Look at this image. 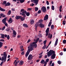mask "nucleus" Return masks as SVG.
Masks as SVG:
<instances>
[{"instance_id": "nucleus-21", "label": "nucleus", "mask_w": 66, "mask_h": 66, "mask_svg": "<svg viewBox=\"0 0 66 66\" xmlns=\"http://www.w3.org/2000/svg\"><path fill=\"white\" fill-rule=\"evenodd\" d=\"M23 26L24 27H25V28H27V27H28V26L27 24H23Z\"/></svg>"}, {"instance_id": "nucleus-50", "label": "nucleus", "mask_w": 66, "mask_h": 66, "mask_svg": "<svg viewBox=\"0 0 66 66\" xmlns=\"http://www.w3.org/2000/svg\"><path fill=\"white\" fill-rule=\"evenodd\" d=\"M60 55H62L63 54L62 52H61L60 53Z\"/></svg>"}, {"instance_id": "nucleus-8", "label": "nucleus", "mask_w": 66, "mask_h": 66, "mask_svg": "<svg viewBox=\"0 0 66 66\" xmlns=\"http://www.w3.org/2000/svg\"><path fill=\"white\" fill-rule=\"evenodd\" d=\"M12 30L13 31V37H15L16 35L17 34L16 32L14 30V29H12Z\"/></svg>"}, {"instance_id": "nucleus-54", "label": "nucleus", "mask_w": 66, "mask_h": 66, "mask_svg": "<svg viewBox=\"0 0 66 66\" xmlns=\"http://www.w3.org/2000/svg\"><path fill=\"white\" fill-rule=\"evenodd\" d=\"M52 61H51L49 65H51V64H52Z\"/></svg>"}, {"instance_id": "nucleus-5", "label": "nucleus", "mask_w": 66, "mask_h": 66, "mask_svg": "<svg viewBox=\"0 0 66 66\" xmlns=\"http://www.w3.org/2000/svg\"><path fill=\"white\" fill-rule=\"evenodd\" d=\"M43 20H40L38 22H37L36 23L35 25V29L36 31H37V27L38 26H39V23H41L43 22Z\"/></svg>"}, {"instance_id": "nucleus-40", "label": "nucleus", "mask_w": 66, "mask_h": 66, "mask_svg": "<svg viewBox=\"0 0 66 66\" xmlns=\"http://www.w3.org/2000/svg\"><path fill=\"white\" fill-rule=\"evenodd\" d=\"M46 3L47 5H49V2L48 1H46Z\"/></svg>"}, {"instance_id": "nucleus-29", "label": "nucleus", "mask_w": 66, "mask_h": 66, "mask_svg": "<svg viewBox=\"0 0 66 66\" xmlns=\"http://www.w3.org/2000/svg\"><path fill=\"white\" fill-rule=\"evenodd\" d=\"M3 55L4 57L6 56V57H7V55L6 54V53L5 52H4L3 53Z\"/></svg>"}, {"instance_id": "nucleus-53", "label": "nucleus", "mask_w": 66, "mask_h": 66, "mask_svg": "<svg viewBox=\"0 0 66 66\" xmlns=\"http://www.w3.org/2000/svg\"><path fill=\"white\" fill-rule=\"evenodd\" d=\"M39 37H42V35L41 34H40L39 35Z\"/></svg>"}, {"instance_id": "nucleus-63", "label": "nucleus", "mask_w": 66, "mask_h": 66, "mask_svg": "<svg viewBox=\"0 0 66 66\" xmlns=\"http://www.w3.org/2000/svg\"><path fill=\"white\" fill-rule=\"evenodd\" d=\"M52 66H54V63H52Z\"/></svg>"}, {"instance_id": "nucleus-64", "label": "nucleus", "mask_w": 66, "mask_h": 66, "mask_svg": "<svg viewBox=\"0 0 66 66\" xmlns=\"http://www.w3.org/2000/svg\"><path fill=\"white\" fill-rule=\"evenodd\" d=\"M63 51H64L65 52L66 51V48H64L63 49Z\"/></svg>"}, {"instance_id": "nucleus-58", "label": "nucleus", "mask_w": 66, "mask_h": 66, "mask_svg": "<svg viewBox=\"0 0 66 66\" xmlns=\"http://www.w3.org/2000/svg\"><path fill=\"white\" fill-rule=\"evenodd\" d=\"M15 11V9H12V12H13V11Z\"/></svg>"}, {"instance_id": "nucleus-32", "label": "nucleus", "mask_w": 66, "mask_h": 66, "mask_svg": "<svg viewBox=\"0 0 66 66\" xmlns=\"http://www.w3.org/2000/svg\"><path fill=\"white\" fill-rule=\"evenodd\" d=\"M3 45V43L2 42L0 43V48H1Z\"/></svg>"}, {"instance_id": "nucleus-37", "label": "nucleus", "mask_w": 66, "mask_h": 66, "mask_svg": "<svg viewBox=\"0 0 66 66\" xmlns=\"http://www.w3.org/2000/svg\"><path fill=\"white\" fill-rule=\"evenodd\" d=\"M38 10V8L37 7H35V11H37Z\"/></svg>"}, {"instance_id": "nucleus-57", "label": "nucleus", "mask_w": 66, "mask_h": 66, "mask_svg": "<svg viewBox=\"0 0 66 66\" xmlns=\"http://www.w3.org/2000/svg\"><path fill=\"white\" fill-rule=\"evenodd\" d=\"M23 46H20V49H22V48H23Z\"/></svg>"}, {"instance_id": "nucleus-4", "label": "nucleus", "mask_w": 66, "mask_h": 66, "mask_svg": "<svg viewBox=\"0 0 66 66\" xmlns=\"http://www.w3.org/2000/svg\"><path fill=\"white\" fill-rule=\"evenodd\" d=\"M39 39V38H37V40L34 39V42H34L33 43H32L30 45H32V46H33V48H34V46L35 48L37 47V44H36V43L38 42V41Z\"/></svg>"}, {"instance_id": "nucleus-30", "label": "nucleus", "mask_w": 66, "mask_h": 66, "mask_svg": "<svg viewBox=\"0 0 66 66\" xmlns=\"http://www.w3.org/2000/svg\"><path fill=\"white\" fill-rule=\"evenodd\" d=\"M52 23V22H50L48 25V27H50V26H51V25Z\"/></svg>"}, {"instance_id": "nucleus-34", "label": "nucleus", "mask_w": 66, "mask_h": 66, "mask_svg": "<svg viewBox=\"0 0 66 66\" xmlns=\"http://www.w3.org/2000/svg\"><path fill=\"white\" fill-rule=\"evenodd\" d=\"M52 10H54V6L53 5L52 6Z\"/></svg>"}, {"instance_id": "nucleus-27", "label": "nucleus", "mask_w": 66, "mask_h": 66, "mask_svg": "<svg viewBox=\"0 0 66 66\" xmlns=\"http://www.w3.org/2000/svg\"><path fill=\"white\" fill-rule=\"evenodd\" d=\"M44 62H45V60H43L41 61L40 63L41 64H44L45 63Z\"/></svg>"}, {"instance_id": "nucleus-56", "label": "nucleus", "mask_w": 66, "mask_h": 66, "mask_svg": "<svg viewBox=\"0 0 66 66\" xmlns=\"http://www.w3.org/2000/svg\"><path fill=\"white\" fill-rule=\"evenodd\" d=\"M31 41V40H30V39H29L27 41V43H29Z\"/></svg>"}, {"instance_id": "nucleus-36", "label": "nucleus", "mask_w": 66, "mask_h": 66, "mask_svg": "<svg viewBox=\"0 0 66 66\" xmlns=\"http://www.w3.org/2000/svg\"><path fill=\"white\" fill-rule=\"evenodd\" d=\"M20 2L21 3H23V2H24V0H20Z\"/></svg>"}, {"instance_id": "nucleus-23", "label": "nucleus", "mask_w": 66, "mask_h": 66, "mask_svg": "<svg viewBox=\"0 0 66 66\" xmlns=\"http://www.w3.org/2000/svg\"><path fill=\"white\" fill-rule=\"evenodd\" d=\"M10 5H11V4L9 2H8L5 4V6H9Z\"/></svg>"}, {"instance_id": "nucleus-2", "label": "nucleus", "mask_w": 66, "mask_h": 66, "mask_svg": "<svg viewBox=\"0 0 66 66\" xmlns=\"http://www.w3.org/2000/svg\"><path fill=\"white\" fill-rule=\"evenodd\" d=\"M20 12H22L20 13V14L22 16H23V17H21V16L20 19H21V21H23L25 19V17H26V13H27V11H24V9H22L21 10Z\"/></svg>"}, {"instance_id": "nucleus-20", "label": "nucleus", "mask_w": 66, "mask_h": 66, "mask_svg": "<svg viewBox=\"0 0 66 66\" xmlns=\"http://www.w3.org/2000/svg\"><path fill=\"white\" fill-rule=\"evenodd\" d=\"M58 43V39L57 38L56 39V40L55 42V45L56 46L57 45V44Z\"/></svg>"}, {"instance_id": "nucleus-33", "label": "nucleus", "mask_w": 66, "mask_h": 66, "mask_svg": "<svg viewBox=\"0 0 66 66\" xmlns=\"http://www.w3.org/2000/svg\"><path fill=\"white\" fill-rule=\"evenodd\" d=\"M54 28V25H52L51 26V29H52V30H53Z\"/></svg>"}, {"instance_id": "nucleus-13", "label": "nucleus", "mask_w": 66, "mask_h": 66, "mask_svg": "<svg viewBox=\"0 0 66 66\" xmlns=\"http://www.w3.org/2000/svg\"><path fill=\"white\" fill-rule=\"evenodd\" d=\"M49 31V28H47L46 31V36H48V35Z\"/></svg>"}, {"instance_id": "nucleus-1", "label": "nucleus", "mask_w": 66, "mask_h": 66, "mask_svg": "<svg viewBox=\"0 0 66 66\" xmlns=\"http://www.w3.org/2000/svg\"><path fill=\"white\" fill-rule=\"evenodd\" d=\"M47 53L48 57H50L52 55L51 57L52 59H54L56 55L55 54V52L53 50H51L49 52H47Z\"/></svg>"}, {"instance_id": "nucleus-25", "label": "nucleus", "mask_w": 66, "mask_h": 66, "mask_svg": "<svg viewBox=\"0 0 66 66\" xmlns=\"http://www.w3.org/2000/svg\"><path fill=\"white\" fill-rule=\"evenodd\" d=\"M0 11H5L4 9L2 8L1 7H0Z\"/></svg>"}, {"instance_id": "nucleus-60", "label": "nucleus", "mask_w": 66, "mask_h": 66, "mask_svg": "<svg viewBox=\"0 0 66 66\" xmlns=\"http://www.w3.org/2000/svg\"><path fill=\"white\" fill-rule=\"evenodd\" d=\"M59 18H62V15H59Z\"/></svg>"}, {"instance_id": "nucleus-39", "label": "nucleus", "mask_w": 66, "mask_h": 66, "mask_svg": "<svg viewBox=\"0 0 66 66\" xmlns=\"http://www.w3.org/2000/svg\"><path fill=\"white\" fill-rule=\"evenodd\" d=\"M65 23H66V21L64 20L63 21V24L65 25Z\"/></svg>"}, {"instance_id": "nucleus-15", "label": "nucleus", "mask_w": 66, "mask_h": 66, "mask_svg": "<svg viewBox=\"0 0 66 66\" xmlns=\"http://www.w3.org/2000/svg\"><path fill=\"white\" fill-rule=\"evenodd\" d=\"M38 26H40V28H44V27L45 25L43 24L42 23H40L39 24Z\"/></svg>"}, {"instance_id": "nucleus-12", "label": "nucleus", "mask_w": 66, "mask_h": 66, "mask_svg": "<svg viewBox=\"0 0 66 66\" xmlns=\"http://www.w3.org/2000/svg\"><path fill=\"white\" fill-rule=\"evenodd\" d=\"M33 58V56L32 55H30L28 57V60H31Z\"/></svg>"}, {"instance_id": "nucleus-59", "label": "nucleus", "mask_w": 66, "mask_h": 66, "mask_svg": "<svg viewBox=\"0 0 66 66\" xmlns=\"http://www.w3.org/2000/svg\"><path fill=\"white\" fill-rule=\"evenodd\" d=\"M62 6L61 5L60 7V9H62Z\"/></svg>"}, {"instance_id": "nucleus-22", "label": "nucleus", "mask_w": 66, "mask_h": 66, "mask_svg": "<svg viewBox=\"0 0 66 66\" xmlns=\"http://www.w3.org/2000/svg\"><path fill=\"white\" fill-rule=\"evenodd\" d=\"M1 37L3 39H4L5 38L4 37V34H1Z\"/></svg>"}, {"instance_id": "nucleus-38", "label": "nucleus", "mask_w": 66, "mask_h": 66, "mask_svg": "<svg viewBox=\"0 0 66 66\" xmlns=\"http://www.w3.org/2000/svg\"><path fill=\"white\" fill-rule=\"evenodd\" d=\"M46 45H44L42 49H45V48H46Z\"/></svg>"}, {"instance_id": "nucleus-24", "label": "nucleus", "mask_w": 66, "mask_h": 66, "mask_svg": "<svg viewBox=\"0 0 66 66\" xmlns=\"http://www.w3.org/2000/svg\"><path fill=\"white\" fill-rule=\"evenodd\" d=\"M23 63V61H21L20 62L19 64L21 65H22Z\"/></svg>"}, {"instance_id": "nucleus-48", "label": "nucleus", "mask_w": 66, "mask_h": 66, "mask_svg": "<svg viewBox=\"0 0 66 66\" xmlns=\"http://www.w3.org/2000/svg\"><path fill=\"white\" fill-rule=\"evenodd\" d=\"M41 13V11L39 10L38 12V14H40Z\"/></svg>"}, {"instance_id": "nucleus-16", "label": "nucleus", "mask_w": 66, "mask_h": 66, "mask_svg": "<svg viewBox=\"0 0 66 66\" xmlns=\"http://www.w3.org/2000/svg\"><path fill=\"white\" fill-rule=\"evenodd\" d=\"M52 37V35H51V34L50 33L49 34L48 36V38H51Z\"/></svg>"}, {"instance_id": "nucleus-43", "label": "nucleus", "mask_w": 66, "mask_h": 66, "mask_svg": "<svg viewBox=\"0 0 66 66\" xmlns=\"http://www.w3.org/2000/svg\"><path fill=\"white\" fill-rule=\"evenodd\" d=\"M5 26H4L3 28L2 29V31H3V30H4V29H5Z\"/></svg>"}, {"instance_id": "nucleus-19", "label": "nucleus", "mask_w": 66, "mask_h": 66, "mask_svg": "<svg viewBox=\"0 0 66 66\" xmlns=\"http://www.w3.org/2000/svg\"><path fill=\"white\" fill-rule=\"evenodd\" d=\"M21 18V16H18L16 15L15 17V19H19Z\"/></svg>"}, {"instance_id": "nucleus-10", "label": "nucleus", "mask_w": 66, "mask_h": 66, "mask_svg": "<svg viewBox=\"0 0 66 66\" xmlns=\"http://www.w3.org/2000/svg\"><path fill=\"white\" fill-rule=\"evenodd\" d=\"M19 61H17L16 60H15L14 62V64H15L14 66H17V64H18V63H19Z\"/></svg>"}, {"instance_id": "nucleus-51", "label": "nucleus", "mask_w": 66, "mask_h": 66, "mask_svg": "<svg viewBox=\"0 0 66 66\" xmlns=\"http://www.w3.org/2000/svg\"><path fill=\"white\" fill-rule=\"evenodd\" d=\"M3 61H2L1 62V64H0V65L1 66H2V64H3Z\"/></svg>"}, {"instance_id": "nucleus-7", "label": "nucleus", "mask_w": 66, "mask_h": 66, "mask_svg": "<svg viewBox=\"0 0 66 66\" xmlns=\"http://www.w3.org/2000/svg\"><path fill=\"white\" fill-rule=\"evenodd\" d=\"M39 1V0H32L31 2H33L34 3H35V5H37Z\"/></svg>"}, {"instance_id": "nucleus-14", "label": "nucleus", "mask_w": 66, "mask_h": 66, "mask_svg": "<svg viewBox=\"0 0 66 66\" xmlns=\"http://www.w3.org/2000/svg\"><path fill=\"white\" fill-rule=\"evenodd\" d=\"M48 19V15H46L44 18V20H46Z\"/></svg>"}, {"instance_id": "nucleus-42", "label": "nucleus", "mask_w": 66, "mask_h": 66, "mask_svg": "<svg viewBox=\"0 0 66 66\" xmlns=\"http://www.w3.org/2000/svg\"><path fill=\"white\" fill-rule=\"evenodd\" d=\"M44 64L43 66H46V65H47V63H46V61H45L44 62Z\"/></svg>"}, {"instance_id": "nucleus-31", "label": "nucleus", "mask_w": 66, "mask_h": 66, "mask_svg": "<svg viewBox=\"0 0 66 66\" xmlns=\"http://www.w3.org/2000/svg\"><path fill=\"white\" fill-rule=\"evenodd\" d=\"M49 59H47L46 60V61H45V63H46V64H47V63H48V62H49Z\"/></svg>"}, {"instance_id": "nucleus-26", "label": "nucleus", "mask_w": 66, "mask_h": 66, "mask_svg": "<svg viewBox=\"0 0 66 66\" xmlns=\"http://www.w3.org/2000/svg\"><path fill=\"white\" fill-rule=\"evenodd\" d=\"M11 14V10H9L7 13V15H10Z\"/></svg>"}, {"instance_id": "nucleus-28", "label": "nucleus", "mask_w": 66, "mask_h": 66, "mask_svg": "<svg viewBox=\"0 0 66 66\" xmlns=\"http://www.w3.org/2000/svg\"><path fill=\"white\" fill-rule=\"evenodd\" d=\"M26 14L27 16H29L30 15V13L29 12H26Z\"/></svg>"}, {"instance_id": "nucleus-6", "label": "nucleus", "mask_w": 66, "mask_h": 66, "mask_svg": "<svg viewBox=\"0 0 66 66\" xmlns=\"http://www.w3.org/2000/svg\"><path fill=\"white\" fill-rule=\"evenodd\" d=\"M6 18H5L4 19H3L2 20V22L3 23H4L5 26H6V27H7V23L6 22Z\"/></svg>"}, {"instance_id": "nucleus-47", "label": "nucleus", "mask_w": 66, "mask_h": 66, "mask_svg": "<svg viewBox=\"0 0 66 66\" xmlns=\"http://www.w3.org/2000/svg\"><path fill=\"white\" fill-rule=\"evenodd\" d=\"M32 10V8H28L27 9V10H29V11H31V10Z\"/></svg>"}, {"instance_id": "nucleus-11", "label": "nucleus", "mask_w": 66, "mask_h": 66, "mask_svg": "<svg viewBox=\"0 0 66 66\" xmlns=\"http://www.w3.org/2000/svg\"><path fill=\"white\" fill-rule=\"evenodd\" d=\"M42 10L43 12L45 13L46 11V7L44 6H43L42 7Z\"/></svg>"}, {"instance_id": "nucleus-44", "label": "nucleus", "mask_w": 66, "mask_h": 66, "mask_svg": "<svg viewBox=\"0 0 66 66\" xmlns=\"http://www.w3.org/2000/svg\"><path fill=\"white\" fill-rule=\"evenodd\" d=\"M57 63L59 64H61V62L60 61H58L57 62Z\"/></svg>"}, {"instance_id": "nucleus-18", "label": "nucleus", "mask_w": 66, "mask_h": 66, "mask_svg": "<svg viewBox=\"0 0 66 66\" xmlns=\"http://www.w3.org/2000/svg\"><path fill=\"white\" fill-rule=\"evenodd\" d=\"M8 22L9 23H12V22H13V21L12 20V18H10L9 20L8 21Z\"/></svg>"}, {"instance_id": "nucleus-49", "label": "nucleus", "mask_w": 66, "mask_h": 66, "mask_svg": "<svg viewBox=\"0 0 66 66\" xmlns=\"http://www.w3.org/2000/svg\"><path fill=\"white\" fill-rule=\"evenodd\" d=\"M24 53V51H23L21 53V54L22 55H23Z\"/></svg>"}, {"instance_id": "nucleus-61", "label": "nucleus", "mask_w": 66, "mask_h": 66, "mask_svg": "<svg viewBox=\"0 0 66 66\" xmlns=\"http://www.w3.org/2000/svg\"><path fill=\"white\" fill-rule=\"evenodd\" d=\"M0 15L2 17L3 16V14L1 13Z\"/></svg>"}, {"instance_id": "nucleus-55", "label": "nucleus", "mask_w": 66, "mask_h": 66, "mask_svg": "<svg viewBox=\"0 0 66 66\" xmlns=\"http://www.w3.org/2000/svg\"><path fill=\"white\" fill-rule=\"evenodd\" d=\"M47 10H49V9H50V7H49V6H48L47 7Z\"/></svg>"}, {"instance_id": "nucleus-35", "label": "nucleus", "mask_w": 66, "mask_h": 66, "mask_svg": "<svg viewBox=\"0 0 66 66\" xmlns=\"http://www.w3.org/2000/svg\"><path fill=\"white\" fill-rule=\"evenodd\" d=\"M7 38L8 40H9L10 39V36L9 35H7Z\"/></svg>"}, {"instance_id": "nucleus-3", "label": "nucleus", "mask_w": 66, "mask_h": 66, "mask_svg": "<svg viewBox=\"0 0 66 66\" xmlns=\"http://www.w3.org/2000/svg\"><path fill=\"white\" fill-rule=\"evenodd\" d=\"M28 48L29 49L28 51L27 52V53L26 54V56L27 57L28 56L30 52V51H32L33 50L34 47H33V46L32 45H30L28 47Z\"/></svg>"}, {"instance_id": "nucleus-17", "label": "nucleus", "mask_w": 66, "mask_h": 66, "mask_svg": "<svg viewBox=\"0 0 66 66\" xmlns=\"http://www.w3.org/2000/svg\"><path fill=\"white\" fill-rule=\"evenodd\" d=\"M30 23L31 24H33L34 23V21L33 20H31L30 21Z\"/></svg>"}, {"instance_id": "nucleus-62", "label": "nucleus", "mask_w": 66, "mask_h": 66, "mask_svg": "<svg viewBox=\"0 0 66 66\" xmlns=\"http://www.w3.org/2000/svg\"><path fill=\"white\" fill-rule=\"evenodd\" d=\"M3 3L4 4H6V1H4L3 2Z\"/></svg>"}, {"instance_id": "nucleus-41", "label": "nucleus", "mask_w": 66, "mask_h": 66, "mask_svg": "<svg viewBox=\"0 0 66 66\" xmlns=\"http://www.w3.org/2000/svg\"><path fill=\"white\" fill-rule=\"evenodd\" d=\"M66 43V40H64L63 41V44H65Z\"/></svg>"}, {"instance_id": "nucleus-45", "label": "nucleus", "mask_w": 66, "mask_h": 66, "mask_svg": "<svg viewBox=\"0 0 66 66\" xmlns=\"http://www.w3.org/2000/svg\"><path fill=\"white\" fill-rule=\"evenodd\" d=\"M47 42V40H45L44 42V45H45L46 44V42Z\"/></svg>"}, {"instance_id": "nucleus-46", "label": "nucleus", "mask_w": 66, "mask_h": 66, "mask_svg": "<svg viewBox=\"0 0 66 66\" xmlns=\"http://www.w3.org/2000/svg\"><path fill=\"white\" fill-rule=\"evenodd\" d=\"M1 42H4L5 41L4 40V39H1L0 40Z\"/></svg>"}, {"instance_id": "nucleus-9", "label": "nucleus", "mask_w": 66, "mask_h": 66, "mask_svg": "<svg viewBox=\"0 0 66 66\" xmlns=\"http://www.w3.org/2000/svg\"><path fill=\"white\" fill-rule=\"evenodd\" d=\"M6 58H7V57H6V56L4 57L3 56L2 58L1 61H2L5 62L6 61Z\"/></svg>"}, {"instance_id": "nucleus-52", "label": "nucleus", "mask_w": 66, "mask_h": 66, "mask_svg": "<svg viewBox=\"0 0 66 66\" xmlns=\"http://www.w3.org/2000/svg\"><path fill=\"white\" fill-rule=\"evenodd\" d=\"M4 36L5 37V38L7 37V35H6V34H5L4 35Z\"/></svg>"}]
</instances>
